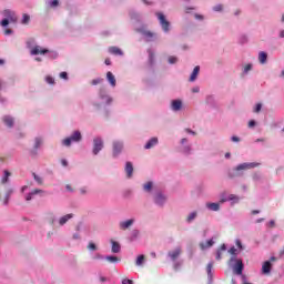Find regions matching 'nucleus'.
I'll list each match as a JSON object with an SVG mask.
<instances>
[{
	"label": "nucleus",
	"mask_w": 284,
	"mask_h": 284,
	"mask_svg": "<svg viewBox=\"0 0 284 284\" xmlns=\"http://www.w3.org/2000/svg\"><path fill=\"white\" fill-rule=\"evenodd\" d=\"M45 81L47 83H49V85H54V78H52L51 75H47Z\"/></svg>",
	"instance_id": "obj_55"
},
{
	"label": "nucleus",
	"mask_w": 284,
	"mask_h": 284,
	"mask_svg": "<svg viewBox=\"0 0 284 284\" xmlns=\"http://www.w3.org/2000/svg\"><path fill=\"white\" fill-rule=\"evenodd\" d=\"M132 225H134V219L125 220L119 223L120 230H123V231L130 230Z\"/></svg>",
	"instance_id": "obj_15"
},
{
	"label": "nucleus",
	"mask_w": 284,
	"mask_h": 284,
	"mask_svg": "<svg viewBox=\"0 0 284 284\" xmlns=\"http://www.w3.org/2000/svg\"><path fill=\"white\" fill-rule=\"evenodd\" d=\"M155 145H159V138H151L144 145V150H152Z\"/></svg>",
	"instance_id": "obj_21"
},
{
	"label": "nucleus",
	"mask_w": 284,
	"mask_h": 284,
	"mask_svg": "<svg viewBox=\"0 0 284 284\" xmlns=\"http://www.w3.org/2000/svg\"><path fill=\"white\" fill-rule=\"evenodd\" d=\"M230 267L233 268L234 274L241 276L243 274V270H245V265L243 264V260H237L236 256H232L229 261Z\"/></svg>",
	"instance_id": "obj_4"
},
{
	"label": "nucleus",
	"mask_w": 284,
	"mask_h": 284,
	"mask_svg": "<svg viewBox=\"0 0 284 284\" xmlns=\"http://www.w3.org/2000/svg\"><path fill=\"white\" fill-rule=\"evenodd\" d=\"M129 14H130L131 19H133L134 21H141V16L136 11L131 10L129 12Z\"/></svg>",
	"instance_id": "obj_42"
},
{
	"label": "nucleus",
	"mask_w": 284,
	"mask_h": 284,
	"mask_svg": "<svg viewBox=\"0 0 284 284\" xmlns=\"http://www.w3.org/2000/svg\"><path fill=\"white\" fill-rule=\"evenodd\" d=\"M33 181H36L37 185H43V178L37 173H32Z\"/></svg>",
	"instance_id": "obj_39"
},
{
	"label": "nucleus",
	"mask_w": 284,
	"mask_h": 284,
	"mask_svg": "<svg viewBox=\"0 0 284 284\" xmlns=\"http://www.w3.org/2000/svg\"><path fill=\"white\" fill-rule=\"evenodd\" d=\"M48 6L50 8H57L59 6V0H50L48 1Z\"/></svg>",
	"instance_id": "obj_49"
},
{
	"label": "nucleus",
	"mask_w": 284,
	"mask_h": 284,
	"mask_svg": "<svg viewBox=\"0 0 284 284\" xmlns=\"http://www.w3.org/2000/svg\"><path fill=\"white\" fill-rule=\"evenodd\" d=\"M214 245V240H209L205 243H200L201 250H207L209 247H212Z\"/></svg>",
	"instance_id": "obj_38"
},
{
	"label": "nucleus",
	"mask_w": 284,
	"mask_h": 284,
	"mask_svg": "<svg viewBox=\"0 0 284 284\" xmlns=\"http://www.w3.org/2000/svg\"><path fill=\"white\" fill-rule=\"evenodd\" d=\"M253 69H254V64L252 63H247L246 65H244L242 69V77H247Z\"/></svg>",
	"instance_id": "obj_29"
},
{
	"label": "nucleus",
	"mask_w": 284,
	"mask_h": 284,
	"mask_svg": "<svg viewBox=\"0 0 284 284\" xmlns=\"http://www.w3.org/2000/svg\"><path fill=\"white\" fill-rule=\"evenodd\" d=\"M178 61H179L178 57H173V55L169 57V63L171 65H174V63H176Z\"/></svg>",
	"instance_id": "obj_54"
},
{
	"label": "nucleus",
	"mask_w": 284,
	"mask_h": 284,
	"mask_svg": "<svg viewBox=\"0 0 284 284\" xmlns=\"http://www.w3.org/2000/svg\"><path fill=\"white\" fill-rule=\"evenodd\" d=\"M214 12H223V4H216L213 7Z\"/></svg>",
	"instance_id": "obj_57"
},
{
	"label": "nucleus",
	"mask_w": 284,
	"mask_h": 284,
	"mask_svg": "<svg viewBox=\"0 0 284 284\" xmlns=\"http://www.w3.org/2000/svg\"><path fill=\"white\" fill-rule=\"evenodd\" d=\"M109 52L110 54H114L115 57H123V51L118 47H110Z\"/></svg>",
	"instance_id": "obj_32"
},
{
	"label": "nucleus",
	"mask_w": 284,
	"mask_h": 284,
	"mask_svg": "<svg viewBox=\"0 0 284 284\" xmlns=\"http://www.w3.org/2000/svg\"><path fill=\"white\" fill-rule=\"evenodd\" d=\"M106 81L110 83L111 88H116V78L111 71L106 72Z\"/></svg>",
	"instance_id": "obj_22"
},
{
	"label": "nucleus",
	"mask_w": 284,
	"mask_h": 284,
	"mask_svg": "<svg viewBox=\"0 0 284 284\" xmlns=\"http://www.w3.org/2000/svg\"><path fill=\"white\" fill-rule=\"evenodd\" d=\"M2 123L6 125V128H14V118L11 115H3Z\"/></svg>",
	"instance_id": "obj_18"
},
{
	"label": "nucleus",
	"mask_w": 284,
	"mask_h": 284,
	"mask_svg": "<svg viewBox=\"0 0 284 284\" xmlns=\"http://www.w3.org/2000/svg\"><path fill=\"white\" fill-rule=\"evenodd\" d=\"M104 261H108L109 263H119L121 258H119L116 255H106L104 256Z\"/></svg>",
	"instance_id": "obj_37"
},
{
	"label": "nucleus",
	"mask_w": 284,
	"mask_h": 284,
	"mask_svg": "<svg viewBox=\"0 0 284 284\" xmlns=\"http://www.w3.org/2000/svg\"><path fill=\"white\" fill-rule=\"evenodd\" d=\"M99 83H103V78H97L91 81V85H99Z\"/></svg>",
	"instance_id": "obj_52"
},
{
	"label": "nucleus",
	"mask_w": 284,
	"mask_h": 284,
	"mask_svg": "<svg viewBox=\"0 0 284 284\" xmlns=\"http://www.w3.org/2000/svg\"><path fill=\"white\" fill-rule=\"evenodd\" d=\"M122 284H134V282L132 280L124 278Z\"/></svg>",
	"instance_id": "obj_64"
},
{
	"label": "nucleus",
	"mask_w": 284,
	"mask_h": 284,
	"mask_svg": "<svg viewBox=\"0 0 284 284\" xmlns=\"http://www.w3.org/2000/svg\"><path fill=\"white\" fill-rule=\"evenodd\" d=\"M248 128H256V121L255 120H250L248 121Z\"/></svg>",
	"instance_id": "obj_63"
},
{
	"label": "nucleus",
	"mask_w": 284,
	"mask_h": 284,
	"mask_svg": "<svg viewBox=\"0 0 284 284\" xmlns=\"http://www.w3.org/2000/svg\"><path fill=\"white\" fill-rule=\"evenodd\" d=\"M212 267H214V262H210L206 266V274H207V284L213 283L214 273L212 272Z\"/></svg>",
	"instance_id": "obj_16"
},
{
	"label": "nucleus",
	"mask_w": 284,
	"mask_h": 284,
	"mask_svg": "<svg viewBox=\"0 0 284 284\" xmlns=\"http://www.w3.org/2000/svg\"><path fill=\"white\" fill-rule=\"evenodd\" d=\"M205 102L210 108H216V98L214 95H206Z\"/></svg>",
	"instance_id": "obj_31"
},
{
	"label": "nucleus",
	"mask_w": 284,
	"mask_h": 284,
	"mask_svg": "<svg viewBox=\"0 0 284 284\" xmlns=\"http://www.w3.org/2000/svg\"><path fill=\"white\" fill-rule=\"evenodd\" d=\"M153 203L156 207H165L168 203V194L165 192L159 190L153 193Z\"/></svg>",
	"instance_id": "obj_5"
},
{
	"label": "nucleus",
	"mask_w": 284,
	"mask_h": 284,
	"mask_svg": "<svg viewBox=\"0 0 284 284\" xmlns=\"http://www.w3.org/2000/svg\"><path fill=\"white\" fill-rule=\"evenodd\" d=\"M2 17H4V19H8L11 23H17V12L12 11L11 9L3 10Z\"/></svg>",
	"instance_id": "obj_11"
},
{
	"label": "nucleus",
	"mask_w": 284,
	"mask_h": 284,
	"mask_svg": "<svg viewBox=\"0 0 284 284\" xmlns=\"http://www.w3.org/2000/svg\"><path fill=\"white\" fill-rule=\"evenodd\" d=\"M12 194H14V190L8 189L4 195L3 205H8L10 203V196H12Z\"/></svg>",
	"instance_id": "obj_34"
},
{
	"label": "nucleus",
	"mask_w": 284,
	"mask_h": 284,
	"mask_svg": "<svg viewBox=\"0 0 284 284\" xmlns=\"http://www.w3.org/2000/svg\"><path fill=\"white\" fill-rule=\"evenodd\" d=\"M41 145H43V139L42 138H36L34 139V150H39V148H41Z\"/></svg>",
	"instance_id": "obj_43"
},
{
	"label": "nucleus",
	"mask_w": 284,
	"mask_h": 284,
	"mask_svg": "<svg viewBox=\"0 0 284 284\" xmlns=\"http://www.w3.org/2000/svg\"><path fill=\"white\" fill-rule=\"evenodd\" d=\"M227 201H231V204L234 205L241 201V197L239 195L222 193L220 195V203H227Z\"/></svg>",
	"instance_id": "obj_8"
},
{
	"label": "nucleus",
	"mask_w": 284,
	"mask_h": 284,
	"mask_svg": "<svg viewBox=\"0 0 284 284\" xmlns=\"http://www.w3.org/2000/svg\"><path fill=\"white\" fill-rule=\"evenodd\" d=\"M200 73H201V67L196 65V67L193 69L192 73H191V75H190L189 81H190L191 83H194V81H196V79H199V74H200Z\"/></svg>",
	"instance_id": "obj_20"
},
{
	"label": "nucleus",
	"mask_w": 284,
	"mask_h": 284,
	"mask_svg": "<svg viewBox=\"0 0 284 284\" xmlns=\"http://www.w3.org/2000/svg\"><path fill=\"white\" fill-rule=\"evenodd\" d=\"M174 264H173V267H174V270L176 271V270H180L181 268V266L183 265V261H174L173 262Z\"/></svg>",
	"instance_id": "obj_51"
},
{
	"label": "nucleus",
	"mask_w": 284,
	"mask_h": 284,
	"mask_svg": "<svg viewBox=\"0 0 284 284\" xmlns=\"http://www.w3.org/2000/svg\"><path fill=\"white\" fill-rule=\"evenodd\" d=\"M88 250H91V252H97V244H94V242H90L88 245Z\"/></svg>",
	"instance_id": "obj_56"
},
{
	"label": "nucleus",
	"mask_w": 284,
	"mask_h": 284,
	"mask_svg": "<svg viewBox=\"0 0 284 284\" xmlns=\"http://www.w3.org/2000/svg\"><path fill=\"white\" fill-rule=\"evenodd\" d=\"M148 54H149V63H150V65H154V50L149 49L148 50Z\"/></svg>",
	"instance_id": "obj_44"
},
{
	"label": "nucleus",
	"mask_w": 284,
	"mask_h": 284,
	"mask_svg": "<svg viewBox=\"0 0 284 284\" xmlns=\"http://www.w3.org/2000/svg\"><path fill=\"white\" fill-rule=\"evenodd\" d=\"M143 263H145V255L141 254L136 257L135 260V265L138 267H141V265H143Z\"/></svg>",
	"instance_id": "obj_41"
},
{
	"label": "nucleus",
	"mask_w": 284,
	"mask_h": 284,
	"mask_svg": "<svg viewBox=\"0 0 284 284\" xmlns=\"http://www.w3.org/2000/svg\"><path fill=\"white\" fill-rule=\"evenodd\" d=\"M184 132H186V134H192V136H196V132L192 129H184Z\"/></svg>",
	"instance_id": "obj_60"
},
{
	"label": "nucleus",
	"mask_w": 284,
	"mask_h": 284,
	"mask_svg": "<svg viewBox=\"0 0 284 284\" xmlns=\"http://www.w3.org/2000/svg\"><path fill=\"white\" fill-rule=\"evenodd\" d=\"M11 176H12V173L10 171H8V170H4L2 179H1L2 185H6V183H9Z\"/></svg>",
	"instance_id": "obj_28"
},
{
	"label": "nucleus",
	"mask_w": 284,
	"mask_h": 284,
	"mask_svg": "<svg viewBox=\"0 0 284 284\" xmlns=\"http://www.w3.org/2000/svg\"><path fill=\"white\" fill-rule=\"evenodd\" d=\"M258 165H261V163L258 162H244L239 164L237 166H235L233 169V171L229 172V176L230 179H234L236 176H243V172H245L246 170H254V168H258Z\"/></svg>",
	"instance_id": "obj_1"
},
{
	"label": "nucleus",
	"mask_w": 284,
	"mask_h": 284,
	"mask_svg": "<svg viewBox=\"0 0 284 284\" xmlns=\"http://www.w3.org/2000/svg\"><path fill=\"white\" fill-rule=\"evenodd\" d=\"M239 43H241V45H245V43H247V36L245 34L240 36Z\"/></svg>",
	"instance_id": "obj_46"
},
{
	"label": "nucleus",
	"mask_w": 284,
	"mask_h": 284,
	"mask_svg": "<svg viewBox=\"0 0 284 284\" xmlns=\"http://www.w3.org/2000/svg\"><path fill=\"white\" fill-rule=\"evenodd\" d=\"M104 144H103V139L101 136H97L93 139V149H92V154L97 156L101 150H103Z\"/></svg>",
	"instance_id": "obj_9"
},
{
	"label": "nucleus",
	"mask_w": 284,
	"mask_h": 284,
	"mask_svg": "<svg viewBox=\"0 0 284 284\" xmlns=\"http://www.w3.org/2000/svg\"><path fill=\"white\" fill-rule=\"evenodd\" d=\"M231 141H232L233 143H241V138H239V136H236V135H233V136H231Z\"/></svg>",
	"instance_id": "obj_59"
},
{
	"label": "nucleus",
	"mask_w": 284,
	"mask_h": 284,
	"mask_svg": "<svg viewBox=\"0 0 284 284\" xmlns=\"http://www.w3.org/2000/svg\"><path fill=\"white\" fill-rule=\"evenodd\" d=\"M113 159H116L123 152V141L114 140L112 143Z\"/></svg>",
	"instance_id": "obj_10"
},
{
	"label": "nucleus",
	"mask_w": 284,
	"mask_h": 284,
	"mask_svg": "<svg viewBox=\"0 0 284 284\" xmlns=\"http://www.w3.org/2000/svg\"><path fill=\"white\" fill-rule=\"evenodd\" d=\"M60 79H64V81H68V72L62 71V72L60 73Z\"/></svg>",
	"instance_id": "obj_61"
},
{
	"label": "nucleus",
	"mask_w": 284,
	"mask_h": 284,
	"mask_svg": "<svg viewBox=\"0 0 284 284\" xmlns=\"http://www.w3.org/2000/svg\"><path fill=\"white\" fill-rule=\"evenodd\" d=\"M178 152H180V154H183L184 156L192 155V152H193L192 143H190V140H187V138H182L180 140Z\"/></svg>",
	"instance_id": "obj_3"
},
{
	"label": "nucleus",
	"mask_w": 284,
	"mask_h": 284,
	"mask_svg": "<svg viewBox=\"0 0 284 284\" xmlns=\"http://www.w3.org/2000/svg\"><path fill=\"white\" fill-rule=\"evenodd\" d=\"M153 187H154V183L152 182H146L145 184H143V190L144 192H148V194L152 192Z\"/></svg>",
	"instance_id": "obj_40"
},
{
	"label": "nucleus",
	"mask_w": 284,
	"mask_h": 284,
	"mask_svg": "<svg viewBox=\"0 0 284 284\" xmlns=\"http://www.w3.org/2000/svg\"><path fill=\"white\" fill-rule=\"evenodd\" d=\"M261 179H263V176L261 175V173H254V174H253V181H255V183L258 182V181H261Z\"/></svg>",
	"instance_id": "obj_58"
},
{
	"label": "nucleus",
	"mask_w": 284,
	"mask_h": 284,
	"mask_svg": "<svg viewBox=\"0 0 284 284\" xmlns=\"http://www.w3.org/2000/svg\"><path fill=\"white\" fill-rule=\"evenodd\" d=\"M124 170L126 172L128 179H132V174H134V166L132 165V162H126Z\"/></svg>",
	"instance_id": "obj_24"
},
{
	"label": "nucleus",
	"mask_w": 284,
	"mask_h": 284,
	"mask_svg": "<svg viewBox=\"0 0 284 284\" xmlns=\"http://www.w3.org/2000/svg\"><path fill=\"white\" fill-rule=\"evenodd\" d=\"M81 141H83V135L81 134V131L75 130L70 136L63 139L61 143L64 148H70L72 143H81Z\"/></svg>",
	"instance_id": "obj_2"
},
{
	"label": "nucleus",
	"mask_w": 284,
	"mask_h": 284,
	"mask_svg": "<svg viewBox=\"0 0 284 284\" xmlns=\"http://www.w3.org/2000/svg\"><path fill=\"white\" fill-rule=\"evenodd\" d=\"M272 272V262L265 261L262 265V273L270 274Z\"/></svg>",
	"instance_id": "obj_26"
},
{
	"label": "nucleus",
	"mask_w": 284,
	"mask_h": 284,
	"mask_svg": "<svg viewBox=\"0 0 284 284\" xmlns=\"http://www.w3.org/2000/svg\"><path fill=\"white\" fill-rule=\"evenodd\" d=\"M71 219H74V215L72 213H69L67 215L61 216L58 220L59 225L63 226L65 225V223H68V221H70Z\"/></svg>",
	"instance_id": "obj_23"
},
{
	"label": "nucleus",
	"mask_w": 284,
	"mask_h": 284,
	"mask_svg": "<svg viewBox=\"0 0 284 284\" xmlns=\"http://www.w3.org/2000/svg\"><path fill=\"white\" fill-rule=\"evenodd\" d=\"M229 254H232V256H236V247H231L230 250H229Z\"/></svg>",
	"instance_id": "obj_62"
},
{
	"label": "nucleus",
	"mask_w": 284,
	"mask_h": 284,
	"mask_svg": "<svg viewBox=\"0 0 284 284\" xmlns=\"http://www.w3.org/2000/svg\"><path fill=\"white\" fill-rule=\"evenodd\" d=\"M261 110H263V104L262 103H257L254 106L253 112H255V114H258V112H261Z\"/></svg>",
	"instance_id": "obj_50"
},
{
	"label": "nucleus",
	"mask_w": 284,
	"mask_h": 284,
	"mask_svg": "<svg viewBox=\"0 0 284 284\" xmlns=\"http://www.w3.org/2000/svg\"><path fill=\"white\" fill-rule=\"evenodd\" d=\"M111 252L113 254H119L121 252V244L114 240H111Z\"/></svg>",
	"instance_id": "obj_25"
},
{
	"label": "nucleus",
	"mask_w": 284,
	"mask_h": 284,
	"mask_svg": "<svg viewBox=\"0 0 284 284\" xmlns=\"http://www.w3.org/2000/svg\"><path fill=\"white\" fill-rule=\"evenodd\" d=\"M258 62L261 63V65H265V63H267V52L265 51L258 52Z\"/></svg>",
	"instance_id": "obj_30"
},
{
	"label": "nucleus",
	"mask_w": 284,
	"mask_h": 284,
	"mask_svg": "<svg viewBox=\"0 0 284 284\" xmlns=\"http://www.w3.org/2000/svg\"><path fill=\"white\" fill-rule=\"evenodd\" d=\"M171 110L173 112H181L183 110V101L180 99H175L171 101Z\"/></svg>",
	"instance_id": "obj_12"
},
{
	"label": "nucleus",
	"mask_w": 284,
	"mask_h": 284,
	"mask_svg": "<svg viewBox=\"0 0 284 284\" xmlns=\"http://www.w3.org/2000/svg\"><path fill=\"white\" fill-rule=\"evenodd\" d=\"M181 252H182L181 246H178V247H175L173 251H170V252L168 253V256H169V258H170L172 262H175L176 258H178L179 256H181Z\"/></svg>",
	"instance_id": "obj_13"
},
{
	"label": "nucleus",
	"mask_w": 284,
	"mask_h": 284,
	"mask_svg": "<svg viewBox=\"0 0 284 284\" xmlns=\"http://www.w3.org/2000/svg\"><path fill=\"white\" fill-rule=\"evenodd\" d=\"M93 261H103L105 258L104 255H102L101 253H95L93 256H92Z\"/></svg>",
	"instance_id": "obj_47"
},
{
	"label": "nucleus",
	"mask_w": 284,
	"mask_h": 284,
	"mask_svg": "<svg viewBox=\"0 0 284 284\" xmlns=\"http://www.w3.org/2000/svg\"><path fill=\"white\" fill-rule=\"evenodd\" d=\"M21 23H22L23 26H28V23H30V16H28V13H24V14L22 16V21H21Z\"/></svg>",
	"instance_id": "obj_45"
},
{
	"label": "nucleus",
	"mask_w": 284,
	"mask_h": 284,
	"mask_svg": "<svg viewBox=\"0 0 284 284\" xmlns=\"http://www.w3.org/2000/svg\"><path fill=\"white\" fill-rule=\"evenodd\" d=\"M226 250H227V245L222 244L220 250L216 251V255H215L216 261H221V258H223L222 252H225Z\"/></svg>",
	"instance_id": "obj_33"
},
{
	"label": "nucleus",
	"mask_w": 284,
	"mask_h": 284,
	"mask_svg": "<svg viewBox=\"0 0 284 284\" xmlns=\"http://www.w3.org/2000/svg\"><path fill=\"white\" fill-rule=\"evenodd\" d=\"M138 32H141V34L145 37L146 41H152V38L154 37V33H152L151 31H145L143 29H139Z\"/></svg>",
	"instance_id": "obj_35"
},
{
	"label": "nucleus",
	"mask_w": 284,
	"mask_h": 284,
	"mask_svg": "<svg viewBox=\"0 0 284 284\" xmlns=\"http://www.w3.org/2000/svg\"><path fill=\"white\" fill-rule=\"evenodd\" d=\"M27 48H29L30 54L32 57H37L39 54H45L48 52V49L42 48L41 45H36L34 44V39H29L27 41Z\"/></svg>",
	"instance_id": "obj_6"
},
{
	"label": "nucleus",
	"mask_w": 284,
	"mask_h": 284,
	"mask_svg": "<svg viewBox=\"0 0 284 284\" xmlns=\"http://www.w3.org/2000/svg\"><path fill=\"white\" fill-rule=\"evenodd\" d=\"M206 207H207V210H210L211 212H219V210H221V204L214 203V202H207V203H206Z\"/></svg>",
	"instance_id": "obj_27"
},
{
	"label": "nucleus",
	"mask_w": 284,
	"mask_h": 284,
	"mask_svg": "<svg viewBox=\"0 0 284 284\" xmlns=\"http://www.w3.org/2000/svg\"><path fill=\"white\" fill-rule=\"evenodd\" d=\"M38 194H43V190L36 189V190L24 194V200L32 201V199H34V196H37Z\"/></svg>",
	"instance_id": "obj_17"
},
{
	"label": "nucleus",
	"mask_w": 284,
	"mask_h": 284,
	"mask_svg": "<svg viewBox=\"0 0 284 284\" xmlns=\"http://www.w3.org/2000/svg\"><path fill=\"white\" fill-rule=\"evenodd\" d=\"M99 97H100L102 103H105L106 105H110V103H112V98L110 95H108L105 90L101 89L99 92Z\"/></svg>",
	"instance_id": "obj_14"
},
{
	"label": "nucleus",
	"mask_w": 284,
	"mask_h": 284,
	"mask_svg": "<svg viewBox=\"0 0 284 284\" xmlns=\"http://www.w3.org/2000/svg\"><path fill=\"white\" fill-rule=\"evenodd\" d=\"M196 216H199V212H191L186 217V223H193L194 221H196Z\"/></svg>",
	"instance_id": "obj_36"
},
{
	"label": "nucleus",
	"mask_w": 284,
	"mask_h": 284,
	"mask_svg": "<svg viewBox=\"0 0 284 284\" xmlns=\"http://www.w3.org/2000/svg\"><path fill=\"white\" fill-rule=\"evenodd\" d=\"M45 54H48V57H49L50 59H57V57H59V53H57V51H50V50H48V52H47Z\"/></svg>",
	"instance_id": "obj_48"
},
{
	"label": "nucleus",
	"mask_w": 284,
	"mask_h": 284,
	"mask_svg": "<svg viewBox=\"0 0 284 284\" xmlns=\"http://www.w3.org/2000/svg\"><path fill=\"white\" fill-rule=\"evenodd\" d=\"M155 17H158V20L160 21V26L163 32L168 34V32H170V21H168L165 14H163L162 12H156Z\"/></svg>",
	"instance_id": "obj_7"
},
{
	"label": "nucleus",
	"mask_w": 284,
	"mask_h": 284,
	"mask_svg": "<svg viewBox=\"0 0 284 284\" xmlns=\"http://www.w3.org/2000/svg\"><path fill=\"white\" fill-rule=\"evenodd\" d=\"M10 21L8 20V19H6V18H3L2 20H1V22H0V26L2 27V28H8V26H10Z\"/></svg>",
	"instance_id": "obj_53"
},
{
	"label": "nucleus",
	"mask_w": 284,
	"mask_h": 284,
	"mask_svg": "<svg viewBox=\"0 0 284 284\" xmlns=\"http://www.w3.org/2000/svg\"><path fill=\"white\" fill-rule=\"evenodd\" d=\"M139 236H141V231H139L138 229H134L131 231L130 235L128 236V241L130 243H134V241H136Z\"/></svg>",
	"instance_id": "obj_19"
}]
</instances>
